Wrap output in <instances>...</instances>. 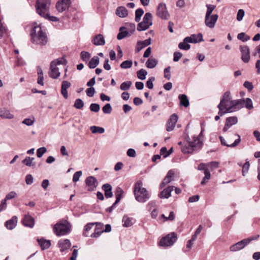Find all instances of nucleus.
<instances>
[{
  "label": "nucleus",
  "mask_w": 260,
  "mask_h": 260,
  "mask_svg": "<svg viewBox=\"0 0 260 260\" xmlns=\"http://www.w3.org/2000/svg\"><path fill=\"white\" fill-rule=\"evenodd\" d=\"M46 29L41 24L34 22L30 31L31 41L36 44L45 45L48 41Z\"/></svg>",
  "instance_id": "obj_1"
},
{
  "label": "nucleus",
  "mask_w": 260,
  "mask_h": 260,
  "mask_svg": "<svg viewBox=\"0 0 260 260\" xmlns=\"http://www.w3.org/2000/svg\"><path fill=\"white\" fill-rule=\"evenodd\" d=\"M186 144L181 148L182 152L184 154L192 153L194 151L201 149L203 143L200 139L196 138V136L189 137V136L185 137Z\"/></svg>",
  "instance_id": "obj_2"
},
{
  "label": "nucleus",
  "mask_w": 260,
  "mask_h": 260,
  "mask_svg": "<svg viewBox=\"0 0 260 260\" xmlns=\"http://www.w3.org/2000/svg\"><path fill=\"white\" fill-rule=\"evenodd\" d=\"M141 181H137L134 185V193L135 199L140 203H145L150 198L147 190L143 187Z\"/></svg>",
  "instance_id": "obj_3"
},
{
  "label": "nucleus",
  "mask_w": 260,
  "mask_h": 260,
  "mask_svg": "<svg viewBox=\"0 0 260 260\" xmlns=\"http://www.w3.org/2000/svg\"><path fill=\"white\" fill-rule=\"evenodd\" d=\"M71 223L65 219L57 222L53 228L54 234L57 236H63L69 234L71 232Z\"/></svg>",
  "instance_id": "obj_4"
},
{
  "label": "nucleus",
  "mask_w": 260,
  "mask_h": 260,
  "mask_svg": "<svg viewBox=\"0 0 260 260\" xmlns=\"http://www.w3.org/2000/svg\"><path fill=\"white\" fill-rule=\"evenodd\" d=\"M49 0H37L36 8L37 13L41 17L49 20Z\"/></svg>",
  "instance_id": "obj_5"
},
{
  "label": "nucleus",
  "mask_w": 260,
  "mask_h": 260,
  "mask_svg": "<svg viewBox=\"0 0 260 260\" xmlns=\"http://www.w3.org/2000/svg\"><path fill=\"white\" fill-rule=\"evenodd\" d=\"M67 62V60L63 57L52 61L50 64V70H51L50 77L54 79L58 78L60 76V73L56 66L66 64Z\"/></svg>",
  "instance_id": "obj_6"
},
{
  "label": "nucleus",
  "mask_w": 260,
  "mask_h": 260,
  "mask_svg": "<svg viewBox=\"0 0 260 260\" xmlns=\"http://www.w3.org/2000/svg\"><path fill=\"white\" fill-rule=\"evenodd\" d=\"M177 240V234L174 232H172L162 238L159 242V245L162 247L171 246Z\"/></svg>",
  "instance_id": "obj_7"
},
{
  "label": "nucleus",
  "mask_w": 260,
  "mask_h": 260,
  "mask_svg": "<svg viewBox=\"0 0 260 260\" xmlns=\"http://www.w3.org/2000/svg\"><path fill=\"white\" fill-rule=\"evenodd\" d=\"M156 14L162 19L168 20L170 17L166 5L164 3H160L158 5Z\"/></svg>",
  "instance_id": "obj_8"
},
{
  "label": "nucleus",
  "mask_w": 260,
  "mask_h": 260,
  "mask_svg": "<svg viewBox=\"0 0 260 260\" xmlns=\"http://www.w3.org/2000/svg\"><path fill=\"white\" fill-rule=\"evenodd\" d=\"M71 5V0H59L56 4V8L58 12H63L68 10Z\"/></svg>",
  "instance_id": "obj_9"
},
{
  "label": "nucleus",
  "mask_w": 260,
  "mask_h": 260,
  "mask_svg": "<svg viewBox=\"0 0 260 260\" xmlns=\"http://www.w3.org/2000/svg\"><path fill=\"white\" fill-rule=\"evenodd\" d=\"M250 243V240L244 239L241 241L231 245L230 247L231 251L235 252L244 248L246 245Z\"/></svg>",
  "instance_id": "obj_10"
},
{
  "label": "nucleus",
  "mask_w": 260,
  "mask_h": 260,
  "mask_svg": "<svg viewBox=\"0 0 260 260\" xmlns=\"http://www.w3.org/2000/svg\"><path fill=\"white\" fill-rule=\"evenodd\" d=\"M218 18V15L217 14H213L210 16L205 15V24L206 26L210 28H214Z\"/></svg>",
  "instance_id": "obj_11"
},
{
  "label": "nucleus",
  "mask_w": 260,
  "mask_h": 260,
  "mask_svg": "<svg viewBox=\"0 0 260 260\" xmlns=\"http://www.w3.org/2000/svg\"><path fill=\"white\" fill-rule=\"evenodd\" d=\"M85 183L88 187L87 190L89 191H94L98 184L97 179L93 176H89L86 178Z\"/></svg>",
  "instance_id": "obj_12"
},
{
  "label": "nucleus",
  "mask_w": 260,
  "mask_h": 260,
  "mask_svg": "<svg viewBox=\"0 0 260 260\" xmlns=\"http://www.w3.org/2000/svg\"><path fill=\"white\" fill-rule=\"evenodd\" d=\"M240 50L241 52V59L245 62H248L250 60V49L246 45H241L240 46Z\"/></svg>",
  "instance_id": "obj_13"
},
{
  "label": "nucleus",
  "mask_w": 260,
  "mask_h": 260,
  "mask_svg": "<svg viewBox=\"0 0 260 260\" xmlns=\"http://www.w3.org/2000/svg\"><path fill=\"white\" fill-rule=\"evenodd\" d=\"M203 41V35L201 33H199L198 35L192 34L184 39V42H187L189 43H197Z\"/></svg>",
  "instance_id": "obj_14"
},
{
  "label": "nucleus",
  "mask_w": 260,
  "mask_h": 260,
  "mask_svg": "<svg viewBox=\"0 0 260 260\" xmlns=\"http://www.w3.org/2000/svg\"><path fill=\"white\" fill-rule=\"evenodd\" d=\"M178 119V117L177 114H173L171 115L167 123V131L171 132L174 129Z\"/></svg>",
  "instance_id": "obj_15"
},
{
  "label": "nucleus",
  "mask_w": 260,
  "mask_h": 260,
  "mask_svg": "<svg viewBox=\"0 0 260 260\" xmlns=\"http://www.w3.org/2000/svg\"><path fill=\"white\" fill-rule=\"evenodd\" d=\"M60 251L62 252H66L70 248L71 243L69 239H61L58 243Z\"/></svg>",
  "instance_id": "obj_16"
},
{
  "label": "nucleus",
  "mask_w": 260,
  "mask_h": 260,
  "mask_svg": "<svg viewBox=\"0 0 260 260\" xmlns=\"http://www.w3.org/2000/svg\"><path fill=\"white\" fill-rule=\"evenodd\" d=\"M151 43V39L149 38L148 39H146L144 41H139L137 42L136 46L135 48V52H139L143 48L148 46Z\"/></svg>",
  "instance_id": "obj_17"
},
{
  "label": "nucleus",
  "mask_w": 260,
  "mask_h": 260,
  "mask_svg": "<svg viewBox=\"0 0 260 260\" xmlns=\"http://www.w3.org/2000/svg\"><path fill=\"white\" fill-rule=\"evenodd\" d=\"M231 104L232 105L230 107H232V110L236 111L244 107L245 100L239 99L237 100H232L231 101Z\"/></svg>",
  "instance_id": "obj_18"
},
{
  "label": "nucleus",
  "mask_w": 260,
  "mask_h": 260,
  "mask_svg": "<svg viewBox=\"0 0 260 260\" xmlns=\"http://www.w3.org/2000/svg\"><path fill=\"white\" fill-rule=\"evenodd\" d=\"M174 176V172L171 170L168 171L166 177L160 185V188H163L166 185L169 183L172 180Z\"/></svg>",
  "instance_id": "obj_19"
},
{
  "label": "nucleus",
  "mask_w": 260,
  "mask_h": 260,
  "mask_svg": "<svg viewBox=\"0 0 260 260\" xmlns=\"http://www.w3.org/2000/svg\"><path fill=\"white\" fill-rule=\"evenodd\" d=\"M235 135L237 136L238 138L235 140L234 142L230 145L226 143L225 140L222 136H219L221 145L229 147H235L237 146L240 143L241 140L239 135L236 134Z\"/></svg>",
  "instance_id": "obj_20"
},
{
  "label": "nucleus",
  "mask_w": 260,
  "mask_h": 260,
  "mask_svg": "<svg viewBox=\"0 0 260 260\" xmlns=\"http://www.w3.org/2000/svg\"><path fill=\"white\" fill-rule=\"evenodd\" d=\"M91 42L96 46H103L105 44L104 37L101 34H99L94 36Z\"/></svg>",
  "instance_id": "obj_21"
},
{
  "label": "nucleus",
  "mask_w": 260,
  "mask_h": 260,
  "mask_svg": "<svg viewBox=\"0 0 260 260\" xmlns=\"http://www.w3.org/2000/svg\"><path fill=\"white\" fill-rule=\"evenodd\" d=\"M173 189V186H168L160 192L159 197L160 198L168 199L171 196V192Z\"/></svg>",
  "instance_id": "obj_22"
},
{
  "label": "nucleus",
  "mask_w": 260,
  "mask_h": 260,
  "mask_svg": "<svg viewBox=\"0 0 260 260\" xmlns=\"http://www.w3.org/2000/svg\"><path fill=\"white\" fill-rule=\"evenodd\" d=\"M102 188L104 191L105 196L107 199L113 197L112 187L110 184L106 183L103 184Z\"/></svg>",
  "instance_id": "obj_23"
},
{
  "label": "nucleus",
  "mask_w": 260,
  "mask_h": 260,
  "mask_svg": "<svg viewBox=\"0 0 260 260\" xmlns=\"http://www.w3.org/2000/svg\"><path fill=\"white\" fill-rule=\"evenodd\" d=\"M94 223L96 225L94 232L90 235V237L92 238H98L100 237L103 233H104V231L102 230L103 224L99 222H95Z\"/></svg>",
  "instance_id": "obj_24"
},
{
  "label": "nucleus",
  "mask_w": 260,
  "mask_h": 260,
  "mask_svg": "<svg viewBox=\"0 0 260 260\" xmlns=\"http://www.w3.org/2000/svg\"><path fill=\"white\" fill-rule=\"evenodd\" d=\"M23 224L25 226L32 228L35 224V220L32 217L29 215L24 216L22 220Z\"/></svg>",
  "instance_id": "obj_25"
},
{
  "label": "nucleus",
  "mask_w": 260,
  "mask_h": 260,
  "mask_svg": "<svg viewBox=\"0 0 260 260\" xmlns=\"http://www.w3.org/2000/svg\"><path fill=\"white\" fill-rule=\"evenodd\" d=\"M17 217L16 216H14L11 219L7 220L5 222V226L7 229L11 230L15 228L17 223Z\"/></svg>",
  "instance_id": "obj_26"
},
{
  "label": "nucleus",
  "mask_w": 260,
  "mask_h": 260,
  "mask_svg": "<svg viewBox=\"0 0 260 260\" xmlns=\"http://www.w3.org/2000/svg\"><path fill=\"white\" fill-rule=\"evenodd\" d=\"M217 108L219 109L218 114L220 116H222L226 113H231L233 111V110H232V107L229 106L227 107L226 106L218 104Z\"/></svg>",
  "instance_id": "obj_27"
},
{
  "label": "nucleus",
  "mask_w": 260,
  "mask_h": 260,
  "mask_svg": "<svg viewBox=\"0 0 260 260\" xmlns=\"http://www.w3.org/2000/svg\"><path fill=\"white\" fill-rule=\"evenodd\" d=\"M0 117L3 119H13L14 116L9 110L6 108H2L0 109Z\"/></svg>",
  "instance_id": "obj_28"
},
{
  "label": "nucleus",
  "mask_w": 260,
  "mask_h": 260,
  "mask_svg": "<svg viewBox=\"0 0 260 260\" xmlns=\"http://www.w3.org/2000/svg\"><path fill=\"white\" fill-rule=\"evenodd\" d=\"M123 226L125 227H129L133 225L135 222V220L127 215H124L122 218Z\"/></svg>",
  "instance_id": "obj_29"
},
{
  "label": "nucleus",
  "mask_w": 260,
  "mask_h": 260,
  "mask_svg": "<svg viewBox=\"0 0 260 260\" xmlns=\"http://www.w3.org/2000/svg\"><path fill=\"white\" fill-rule=\"evenodd\" d=\"M126 29V27L121 26L119 28V32L118 34L117 38L118 40H120L125 37L129 36V32Z\"/></svg>",
  "instance_id": "obj_30"
},
{
  "label": "nucleus",
  "mask_w": 260,
  "mask_h": 260,
  "mask_svg": "<svg viewBox=\"0 0 260 260\" xmlns=\"http://www.w3.org/2000/svg\"><path fill=\"white\" fill-rule=\"evenodd\" d=\"M116 14L119 17L124 18L128 15V12L124 7L120 6L117 7L116 11Z\"/></svg>",
  "instance_id": "obj_31"
},
{
  "label": "nucleus",
  "mask_w": 260,
  "mask_h": 260,
  "mask_svg": "<svg viewBox=\"0 0 260 260\" xmlns=\"http://www.w3.org/2000/svg\"><path fill=\"white\" fill-rule=\"evenodd\" d=\"M144 23L150 27L152 25V15L151 13H146L143 18Z\"/></svg>",
  "instance_id": "obj_32"
},
{
  "label": "nucleus",
  "mask_w": 260,
  "mask_h": 260,
  "mask_svg": "<svg viewBox=\"0 0 260 260\" xmlns=\"http://www.w3.org/2000/svg\"><path fill=\"white\" fill-rule=\"evenodd\" d=\"M230 100H231L230 92L229 91H226L224 93L222 98L220 100V102L219 104H220V105H222L227 107L228 106L227 103L229 102H231V101H230Z\"/></svg>",
  "instance_id": "obj_33"
},
{
  "label": "nucleus",
  "mask_w": 260,
  "mask_h": 260,
  "mask_svg": "<svg viewBox=\"0 0 260 260\" xmlns=\"http://www.w3.org/2000/svg\"><path fill=\"white\" fill-rule=\"evenodd\" d=\"M178 98L180 100V105L181 106H183L185 107H187L189 106V100L185 94H180Z\"/></svg>",
  "instance_id": "obj_34"
},
{
  "label": "nucleus",
  "mask_w": 260,
  "mask_h": 260,
  "mask_svg": "<svg viewBox=\"0 0 260 260\" xmlns=\"http://www.w3.org/2000/svg\"><path fill=\"white\" fill-rule=\"evenodd\" d=\"M100 63V59L98 56H93L89 61L88 66L90 69H94Z\"/></svg>",
  "instance_id": "obj_35"
},
{
  "label": "nucleus",
  "mask_w": 260,
  "mask_h": 260,
  "mask_svg": "<svg viewBox=\"0 0 260 260\" xmlns=\"http://www.w3.org/2000/svg\"><path fill=\"white\" fill-rule=\"evenodd\" d=\"M17 197V193L15 191H12L8 193L5 199L2 201V204L4 206L7 207L6 202L7 200L13 199Z\"/></svg>",
  "instance_id": "obj_36"
},
{
  "label": "nucleus",
  "mask_w": 260,
  "mask_h": 260,
  "mask_svg": "<svg viewBox=\"0 0 260 260\" xmlns=\"http://www.w3.org/2000/svg\"><path fill=\"white\" fill-rule=\"evenodd\" d=\"M158 63L156 59L153 58H149L146 62V66L148 69H153L156 67Z\"/></svg>",
  "instance_id": "obj_37"
},
{
  "label": "nucleus",
  "mask_w": 260,
  "mask_h": 260,
  "mask_svg": "<svg viewBox=\"0 0 260 260\" xmlns=\"http://www.w3.org/2000/svg\"><path fill=\"white\" fill-rule=\"evenodd\" d=\"M37 74H38V80H37V83L38 84H39V85H41V86H43L44 85V82H43V79H44V77H43V71L41 69V68L39 67H38L37 68Z\"/></svg>",
  "instance_id": "obj_38"
},
{
  "label": "nucleus",
  "mask_w": 260,
  "mask_h": 260,
  "mask_svg": "<svg viewBox=\"0 0 260 260\" xmlns=\"http://www.w3.org/2000/svg\"><path fill=\"white\" fill-rule=\"evenodd\" d=\"M124 191L123 189L120 187H117L115 191V195L116 197V200L119 201L123 198V194Z\"/></svg>",
  "instance_id": "obj_39"
},
{
  "label": "nucleus",
  "mask_w": 260,
  "mask_h": 260,
  "mask_svg": "<svg viewBox=\"0 0 260 260\" xmlns=\"http://www.w3.org/2000/svg\"><path fill=\"white\" fill-rule=\"evenodd\" d=\"M95 224L94 223L90 222L88 223L84 228L82 235L84 237H87L89 236L88 232L89 231L93 226Z\"/></svg>",
  "instance_id": "obj_40"
},
{
  "label": "nucleus",
  "mask_w": 260,
  "mask_h": 260,
  "mask_svg": "<svg viewBox=\"0 0 260 260\" xmlns=\"http://www.w3.org/2000/svg\"><path fill=\"white\" fill-rule=\"evenodd\" d=\"M238 122V118L236 116L229 117L226 118L225 123L232 126Z\"/></svg>",
  "instance_id": "obj_41"
},
{
  "label": "nucleus",
  "mask_w": 260,
  "mask_h": 260,
  "mask_svg": "<svg viewBox=\"0 0 260 260\" xmlns=\"http://www.w3.org/2000/svg\"><path fill=\"white\" fill-rule=\"evenodd\" d=\"M37 241L42 250H44L49 247V241L45 240L43 238L40 239H38Z\"/></svg>",
  "instance_id": "obj_42"
},
{
  "label": "nucleus",
  "mask_w": 260,
  "mask_h": 260,
  "mask_svg": "<svg viewBox=\"0 0 260 260\" xmlns=\"http://www.w3.org/2000/svg\"><path fill=\"white\" fill-rule=\"evenodd\" d=\"M34 158L30 157H26V158L22 160V163L28 167H31L35 166L34 162Z\"/></svg>",
  "instance_id": "obj_43"
},
{
  "label": "nucleus",
  "mask_w": 260,
  "mask_h": 260,
  "mask_svg": "<svg viewBox=\"0 0 260 260\" xmlns=\"http://www.w3.org/2000/svg\"><path fill=\"white\" fill-rule=\"evenodd\" d=\"M147 74V72L143 69L138 71L137 72V77L142 80H145L146 79Z\"/></svg>",
  "instance_id": "obj_44"
},
{
  "label": "nucleus",
  "mask_w": 260,
  "mask_h": 260,
  "mask_svg": "<svg viewBox=\"0 0 260 260\" xmlns=\"http://www.w3.org/2000/svg\"><path fill=\"white\" fill-rule=\"evenodd\" d=\"M132 84V82L131 81L123 82L121 84L120 88L121 90H128L130 88Z\"/></svg>",
  "instance_id": "obj_45"
},
{
  "label": "nucleus",
  "mask_w": 260,
  "mask_h": 260,
  "mask_svg": "<svg viewBox=\"0 0 260 260\" xmlns=\"http://www.w3.org/2000/svg\"><path fill=\"white\" fill-rule=\"evenodd\" d=\"M133 61L131 60H127L123 61L120 65L121 68L123 69H129L132 67Z\"/></svg>",
  "instance_id": "obj_46"
},
{
  "label": "nucleus",
  "mask_w": 260,
  "mask_h": 260,
  "mask_svg": "<svg viewBox=\"0 0 260 260\" xmlns=\"http://www.w3.org/2000/svg\"><path fill=\"white\" fill-rule=\"evenodd\" d=\"M90 129L93 134H103L105 132V129L104 128L96 126H91Z\"/></svg>",
  "instance_id": "obj_47"
},
{
  "label": "nucleus",
  "mask_w": 260,
  "mask_h": 260,
  "mask_svg": "<svg viewBox=\"0 0 260 260\" xmlns=\"http://www.w3.org/2000/svg\"><path fill=\"white\" fill-rule=\"evenodd\" d=\"M90 57L91 55L88 52L82 51L80 53V57L83 61L87 62Z\"/></svg>",
  "instance_id": "obj_48"
},
{
  "label": "nucleus",
  "mask_w": 260,
  "mask_h": 260,
  "mask_svg": "<svg viewBox=\"0 0 260 260\" xmlns=\"http://www.w3.org/2000/svg\"><path fill=\"white\" fill-rule=\"evenodd\" d=\"M144 13V10L141 8H139L136 10L135 12V21L136 22H139L140 20L141 17L143 15Z\"/></svg>",
  "instance_id": "obj_49"
},
{
  "label": "nucleus",
  "mask_w": 260,
  "mask_h": 260,
  "mask_svg": "<svg viewBox=\"0 0 260 260\" xmlns=\"http://www.w3.org/2000/svg\"><path fill=\"white\" fill-rule=\"evenodd\" d=\"M237 39L243 42H246L250 40V36L246 35L244 32H240L237 36Z\"/></svg>",
  "instance_id": "obj_50"
},
{
  "label": "nucleus",
  "mask_w": 260,
  "mask_h": 260,
  "mask_svg": "<svg viewBox=\"0 0 260 260\" xmlns=\"http://www.w3.org/2000/svg\"><path fill=\"white\" fill-rule=\"evenodd\" d=\"M187 42H184V41L182 42H180L178 44V47L180 49L184 50H188L190 48V45L188 44Z\"/></svg>",
  "instance_id": "obj_51"
},
{
  "label": "nucleus",
  "mask_w": 260,
  "mask_h": 260,
  "mask_svg": "<svg viewBox=\"0 0 260 260\" xmlns=\"http://www.w3.org/2000/svg\"><path fill=\"white\" fill-rule=\"evenodd\" d=\"M84 106V102L80 99H77L75 100L74 107L77 109H81Z\"/></svg>",
  "instance_id": "obj_52"
},
{
  "label": "nucleus",
  "mask_w": 260,
  "mask_h": 260,
  "mask_svg": "<svg viewBox=\"0 0 260 260\" xmlns=\"http://www.w3.org/2000/svg\"><path fill=\"white\" fill-rule=\"evenodd\" d=\"M208 169L209 171H212L214 169H216L219 166V163L217 161H212L207 164Z\"/></svg>",
  "instance_id": "obj_53"
},
{
  "label": "nucleus",
  "mask_w": 260,
  "mask_h": 260,
  "mask_svg": "<svg viewBox=\"0 0 260 260\" xmlns=\"http://www.w3.org/2000/svg\"><path fill=\"white\" fill-rule=\"evenodd\" d=\"M205 176L203 178L201 183V184H204L207 182L211 177L210 172L209 171H206L205 170V172H204Z\"/></svg>",
  "instance_id": "obj_54"
},
{
  "label": "nucleus",
  "mask_w": 260,
  "mask_h": 260,
  "mask_svg": "<svg viewBox=\"0 0 260 260\" xmlns=\"http://www.w3.org/2000/svg\"><path fill=\"white\" fill-rule=\"evenodd\" d=\"M103 112L105 114H110L111 113L112 111V107L109 103L106 104L103 108H102Z\"/></svg>",
  "instance_id": "obj_55"
},
{
  "label": "nucleus",
  "mask_w": 260,
  "mask_h": 260,
  "mask_svg": "<svg viewBox=\"0 0 260 260\" xmlns=\"http://www.w3.org/2000/svg\"><path fill=\"white\" fill-rule=\"evenodd\" d=\"M149 27L147 26L146 24L144 23L143 21L139 22L137 25V30L138 31H144L147 29H148Z\"/></svg>",
  "instance_id": "obj_56"
},
{
  "label": "nucleus",
  "mask_w": 260,
  "mask_h": 260,
  "mask_svg": "<svg viewBox=\"0 0 260 260\" xmlns=\"http://www.w3.org/2000/svg\"><path fill=\"white\" fill-rule=\"evenodd\" d=\"M206 7L207 8V10L206 11L205 15H212V13L215 9L216 6L213 5L207 4Z\"/></svg>",
  "instance_id": "obj_57"
},
{
  "label": "nucleus",
  "mask_w": 260,
  "mask_h": 260,
  "mask_svg": "<svg viewBox=\"0 0 260 260\" xmlns=\"http://www.w3.org/2000/svg\"><path fill=\"white\" fill-rule=\"evenodd\" d=\"M164 78L169 80L171 78V67L168 66L165 68L164 71Z\"/></svg>",
  "instance_id": "obj_58"
},
{
  "label": "nucleus",
  "mask_w": 260,
  "mask_h": 260,
  "mask_svg": "<svg viewBox=\"0 0 260 260\" xmlns=\"http://www.w3.org/2000/svg\"><path fill=\"white\" fill-rule=\"evenodd\" d=\"M89 109L92 112H98L100 109V106L98 104L92 103L90 105Z\"/></svg>",
  "instance_id": "obj_59"
},
{
  "label": "nucleus",
  "mask_w": 260,
  "mask_h": 260,
  "mask_svg": "<svg viewBox=\"0 0 260 260\" xmlns=\"http://www.w3.org/2000/svg\"><path fill=\"white\" fill-rule=\"evenodd\" d=\"M244 106L248 109L250 110L253 108V104L252 100L250 98H246L245 100Z\"/></svg>",
  "instance_id": "obj_60"
},
{
  "label": "nucleus",
  "mask_w": 260,
  "mask_h": 260,
  "mask_svg": "<svg viewBox=\"0 0 260 260\" xmlns=\"http://www.w3.org/2000/svg\"><path fill=\"white\" fill-rule=\"evenodd\" d=\"M95 92V89L93 87H89V88H87L86 90L87 95L90 98H91L94 95Z\"/></svg>",
  "instance_id": "obj_61"
},
{
  "label": "nucleus",
  "mask_w": 260,
  "mask_h": 260,
  "mask_svg": "<svg viewBox=\"0 0 260 260\" xmlns=\"http://www.w3.org/2000/svg\"><path fill=\"white\" fill-rule=\"evenodd\" d=\"M155 80L154 77L150 78L146 82V86L150 89H152L153 88V81Z\"/></svg>",
  "instance_id": "obj_62"
},
{
  "label": "nucleus",
  "mask_w": 260,
  "mask_h": 260,
  "mask_svg": "<svg viewBox=\"0 0 260 260\" xmlns=\"http://www.w3.org/2000/svg\"><path fill=\"white\" fill-rule=\"evenodd\" d=\"M245 15V12L243 9H239L237 15V20L238 21H241Z\"/></svg>",
  "instance_id": "obj_63"
},
{
  "label": "nucleus",
  "mask_w": 260,
  "mask_h": 260,
  "mask_svg": "<svg viewBox=\"0 0 260 260\" xmlns=\"http://www.w3.org/2000/svg\"><path fill=\"white\" fill-rule=\"evenodd\" d=\"M47 151L45 147H41L37 149V155L38 157H41Z\"/></svg>",
  "instance_id": "obj_64"
}]
</instances>
